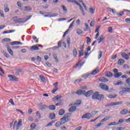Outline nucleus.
Returning <instances> with one entry per match:
<instances>
[{
  "instance_id": "1",
  "label": "nucleus",
  "mask_w": 130,
  "mask_h": 130,
  "mask_svg": "<svg viewBox=\"0 0 130 130\" xmlns=\"http://www.w3.org/2000/svg\"><path fill=\"white\" fill-rule=\"evenodd\" d=\"M61 121H59L58 122H56L55 124L56 127H59L61 125H62V124H64L66 122H68V121H69V114H65L63 117L60 119Z\"/></svg>"
},
{
  "instance_id": "2",
  "label": "nucleus",
  "mask_w": 130,
  "mask_h": 130,
  "mask_svg": "<svg viewBox=\"0 0 130 130\" xmlns=\"http://www.w3.org/2000/svg\"><path fill=\"white\" fill-rule=\"evenodd\" d=\"M92 99L93 100L101 101L102 99H104V95L103 94H100L99 92H95L92 94Z\"/></svg>"
},
{
  "instance_id": "3",
  "label": "nucleus",
  "mask_w": 130,
  "mask_h": 130,
  "mask_svg": "<svg viewBox=\"0 0 130 130\" xmlns=\"http://www.w3.org/2000/svg\"><path fill=\"white\" fill-rule=\"evenodd\" d=\"M67 1L68 3H72L73 4H75L76 5L78 6V7H79V9H80V11H81V12L82 13V15L83 16H85L86 14L85 13V10H84L83 7H82L81 4L79 2H78V1H77L76 0H67Z\"/></svg>"
},
{
  "instance_id": "4",
  "label": "nucleus",
  "mask_w": 130,
  "mask_h": 130,
  "mask_svg": "<svg viewBox=\"0 0 130 130\" xmlns=\"http://www.w3.org/2000/svg\"><path fill=\"white\" fill-rule=\"evenodd\" d=\"M120 104H122V101L111 103L110 104H107L106 105V107H110V106H115L116 105H120Z\"/></svg>"
},
{
  "instance_id": "5",
  "label": "nucleus",
  "mask_w": 130,
  "mask_h": 130,
  "mask_svg": "<svg viewBox=\"0 0 130 130\" xmlns=\"http://www.w3.org/2000/svg\"><path fill=\"white\" fill-rule=\"evenodd\" d=\"M41 46V45L37 44L36 45L32 46L30 48V50L34 51V50H40L39 47Z\"/></svg>"
},
{
  "instance_id": "6",
  "label": "nucleus",
  "mask_w": 130,
  "mask_h": 130,
  "mask_svg": "<svg viewBox=\"0 0 130 130\" xmlns=\"http://www.w3.org/2000/svg\"><path fill=\"white\" fill-rule=\"evenodd\" d=\"M8 78H9L10 81H14V82H18L19 81V78L14 75H8Z\"/></svg>"
},
{
  "instance_id": "7",
  "label": "nucleus",
  "mask_w": 130,
  "mask_h": 130,
  "mask_svg": "<svg viewBox=\"0 0 130 130\" xmlns=\"http://www.w3.org/2000/svg\"><path fill=\"white\" fill-rule=\"evenodd\" d=\"M81 118H86L87 119H90L92 118V115L90 113H86L82 116Z\"/></svg>"
},
{
  "instance_id": "8",
  "label": "nucleus",
  "mask_w": 130,
  "mask_h": 130,
  "mask_svg": "<svg viewBox=\"0 0 130 130\" xmlns=\"http://www.w3.org/2000/svg\"><path fill=\"white\" fill-rule=\"evenodd\" d=\"M121 56L123 58H124V59H126V60H128L129 59V56L125 52L121 53Z\"/></svg>"
},
{
  "instance_id": "9",
  "label": "nucleus",
  "mask_w": 130,
  "mask_h": 130,
  "mask_svg": "<svg viewBox=\"0 0 130 130\" xmlns=\"http://www.w3.org/2000/svg\"><path fill=\"white\" fill-rule=\"evenodd\" d=\"M93 90H88L86 92V91L84 90V95L85 96V97H90V96L93 94Z\"/></svg>"
},
{
  "instance_id": "10",
  "label": "nucleus",
  "mask_w": 130,
  "mask_h": 130,
  "mask_svg": "<svg viewBox=\"0 0 130 130\" xmlns=\"http://www.w3.org/2000/svg\"><path fill=\"white\" fill-rule=\"evenodd\" d=\"M23 20L24 18H18L17 16L13 18V21L16 23H23Z\"/></svg>"
},
{
  "instance_id": "11",
  "label": "nucleus",
  "mask_w": 130,
  "mask_h": 130,
  "mask_svg": "<svg viewBox=\"0 0 130 130\" xmlns=\"http://www.w3.org/2000/svg\"><path fill=\"white\" fill-rule=\"evenodd\" d=\"M100 87L101 89H103V90H105V91H107V90H108V86L104 84L103 83L100 84Z\"/></svg>"
},
{
  "instance_id": "12",
  "label": "nucleus",
  "mask_w": 130,
  "mask_h": 130,
  "mask_svg": "<svg viewBox=\"0 0 130 130\" xmlns=\"http://www.w3.org/2000/svg\"><path fill=\"white\" fill-rule=\"evenodd\" d=\"M127 113H129V111L127 109H124L120 111V114L121 115H126Z\"/></svg>"
},
{
  "instance_id": "13",
  "label": "nucleus",
  "mask_w": 130,
  "mask_h": 130,
  "mask_svg": "<svg viewBox=\"0 0 130 130\" xmlns=\"http://www.w3.org/2000/svg\"><path fill=\"white\" fill-rule=\"evenodd\" d=\"M99 81H100V82H102L103 83H107V82H108V79L104 77H102L100 78Z\"/></svg>"
},
{
  "instance_id": "14",
  "label": "nucleus",
  "mask_w": 130,
  "mask_h": 130,
  "mask_svg": "<svg viewBox=\"0 0 130 130\" xmlns=\"http://www.w3.org/2000/svg\"><path fill=\"white\" fill-rule=\"evenodd\" d=\"M22 44L23 43H22V42L18 41H14L10 43L11 45H22Z\"/></svg>"
},
{
  "instance_id": "15",
  "label": "nucleus",
  "mask_w": 130,
  "mask_h": 130,
  "mask_svg": "<svg viewBox=\"0 0 130 130\" xmlns=\"http://www.w3.org/2000/svg\"><path fill=\"white\" fill-rule=\"evenodd\" d=\"M104 40V36L102 35H101L99 37V39H98V43H101Z\"/></svg>"
},
{
  "instance_id": "16",
  "label": "nucleus",
  "mask_w": 130,
  "mask_h": 130,
  "mask_svg": "<svg viewBox=\"0 0 130 130\" xmlns=\"http://www.w3.org/2000/svg\"><path fill=\"white\" fill-rule=\"evenodd\" d=\"M21 126H22V119L19 120L18 122L16 125V128L19 129Z\"/></svg>"
},
{
  "instance_id": "17",
  "label": "nucleus",
  "mask_w": 130,
  "mask_h": 130,
  "mask_svg": "<svg viewBox=\"0 0 130 130\" xmlns=\"http://www.w3.org/2000/svg\"><path fill=\"white\" fill-rule=\"evenodd\" d=\"M84 93H85V90H78L76 91V94L79 95H84Z\"/></svg>"
},
{
  "instance_id": "18",
  "label": "nucleus",
  "mask_w": 130,
  "mask_h": 130,
  "mask_svg": "<svg viewBox=\"0 0 130 130\" xmlns=\"http://www.w3.org/2000/svg\"><path fill=\"white\" fill-rule=\"evenodd\" d=\"M60 47H61V42L59 41V42H58V46H54V47H53L52 48V49H53V50H55V49H57V48H60Z\"/></svg>"
},
{
  "instance_id": "19",
  "label": "nucleus",
  "mask_w": 130,
  "mask_h": 130,
  "mask_svg": "<svg viewBox=\"0 0 130 130\" xmlns=\"http://www.w3.org/2000/svg\"><path fill=\"white\" fill-rule=\"evenodd\" d=\"M76 109H77L76 106H72L69 108V112H74V111H76Z\"/></svg>"
},
{
  "instance_id": "20",
  "label": "nucleus",
  "mask_w": 130,
  "mask_h": 130,
  "mask_svg": "<svg viewBox=\"0 0 130 130\" xmlns=\"http://www.w3.org/2000/svg\"><path fill=\"white\" fill-rule=\"evenodd\" d=\"M111 118L110 116H108L104 118L103 119L101 120L102 122H104V121H106L107 120H109V119Z\"/></svg>"
},
{
  "instance_id": "21",
  "label": "nucleus",
  "mask_w": 130,
  "mask_h": 130,
  "mask_svg": "<svg viewBox=\"0 0 130 130\" xmlns=\"http://www.w3.org/2000/svg\"><path fill=\"white\" fill-rule=\"evenodd\" d=\"M73 52L74 57H77V55H78V51L77 50V48H74L73 50Z\"/></svg>"
},
{
  "instance_id": "22",
  "label": "nucleus",
  "mask_w": 130,
  "mask_h": 130,
  "mask_svg": "<svg viewBox=\"0 0 130 130\" xmlns=\"http://www.w3.org/2000/svg\"><path fill=\"white\" fill-rule=\"evenodd\" d=\"M124 62H125V61H124V59H119L118 60V63L120 66H121V64H123V63H124Z\"/></svg>"
},
{
  "instance_id": "23",
  "label": "nucleus",
  "mask_w": 130,
  "mask_h": 130,
  "mask_svg": "<svg viewBox=\"0 0 130 130\" xmlns=\"http://www.w3.org/2000/svg\"><path fill=\"white\" fill-rule=\"evenodd\" d=\"M7 47L8 52H9V53L11 54V55H13L14 54V52H13V50L11 49V47H10V46H7Z\"/></svg>"
},
{
  "instance_id": "24",
  "label": "nucleus",
  "mask_w": 130,
  "mask_h": 130,
  "mask_svg": "<svg viewBox=\"0 0 130 130\" xmlns=\"http://www.w3.org/2000/svg\"><path fill=\"white\" fill-rule=\"evenodd\" d=\"M120 76H122V73L121 72L117 73L114 75L115 78H119Z\"/></svg>"
},
{
  "instance_id": "25",
  "label": "nucleus",
  "mask_w": 130,
  "mask_h": 130,
  "mask_svg": "<svg viewBox=\"0 0 130 130\" xmlns=\"http://www.w3.org/2000/svg\"><path fill=\"white\" fill-rule=\"evenodd\" d=\"M45 18H50L51 17V15L50 13L45 12V15H44Z\"/></svg>"
},
{
  "instance_id": "26",
  "label": "nucleus",
  "mask_w": 130,
  "mask_h": 130,
  "mask_svg": "<svg viewBox=\"0 0 130 130\" xmlns=\"http://www.w3.org/2000/svg\"><path fill=\"white\" fill-rule=\"evenodd\" d=\"M98 73H99V70L95 69L89 74H90V75H93L94 76V75H96V74H97Z\"/></svg>"
},
{
  "instance_id": "27",
  "label": "nucleus",
  "mask_w": 130,
  "mask_h": 130,
  "mask_svg": "<svg viewBox=\"0 0 130 130\" xmlns=\"http://www.w3.org/2000/svg\"><path fill=\"white\" fill-rule=\"evenodd\" d=\"M66 111L63 110V109H61L59 111V115H63L65 113Z\"/></svg>"
},
{
  "instance_id": "28",
  "label": "nucleus",
  "mask_w": 130,
  "mask_h": 130,
  "mask_svg": "<svg viewBox=\"0 0 130 130\" xmlns=\"http://www.w3.org/2000/svg\"><path fill=\"white\" fill-rule=\"evenodd\" d=\"M91 74L90 73H87L86 74H84L82 75V78H84V79H87L88 77H90V75Z\"/></svg>"
},
{
  "instance_id": "29",
  "label": "nucleus",
  "mask_w": 130,
  "mask_h": 130,
  "mask_svg": "<svg viewBox=\"0 0 130 130\" xmlns=\"http://www.w3.org/2000/svg\"><path fill=\"white\" fill-rule=\"evenodd\" d=\"M54 118H55V114H54V113L50 114L49 119H54Z\"/></svg>"
},
{
  "instance_id": "30",
  "label": "nucleus",
  "mask_w": 130,
  "mask_h": 130,
  "mask_svg": "<svg viewBox=\"0 0 130 130\" xmlns=\"http://www.w3.org/2000/svg\"><path fill=\"white\" fill-rule=\"evenodd\" d=\"M24 12H29V11H31L32 10V8L30 7H24Z\"/></svg>"
},
{
  "instance_id": "31",
  "label": "nucleus",
  "mask_w": 130,
  "mask_h": 130,
  "mask_svg": "<svg viewBox=\"0 0 130 130\" xmlns=\"http://www.w3.org/2000/svg\"><path fill=\"white\" fill-rule=\"evenodd\" d=\"M49 109H50L51 110H55L56 109V107H55V106L53 105H50L49 106Z\"/></svg>"
},
{
  "instance_id": "32",
  "label": "nucleus",
  "mask_w": 130,
  "mask_h": 130,
  "mask_svg": "<svg viewBox=\"0 0 130 130\" xmlns=\"http://www.w3.org/2000/svg\"><path fill=\"white\" fill-rule=\"evenodd\" d=\"M123 121H125V119H120L118 122L117 123V124H120L121 123H122V122H123Z\"/></svg>"
},
{
  "instance_id": "33",
  "label": "nucleus",
  "mask_w": 130,
  "mask_h": 130,
  "mask_svg": "<svg viewBox=\"0 0 130 130\" xmlns=\"http://www.w3.org/2000/svg\"><path fill=\"white\" fill-rule=\"evenodd\" d=\"M61 8H62L63 12H64L65 14H67L68 13V10L67 9V8H66V6L64 5H62L61 6Z\"/></svg>"
},
{
  "instance_id": "34",
  "label": "nucleus",
  "mask_w": 130,
  "mask_h": 130,
  "mask_svg": "<svg viewBox=\"0 0 130 130\" xmlns=\"http://www.w3.org/2000/svg\"><path fill=\"white\" fill-rule=\"evenodd\" d=\"M106 77H111L113 75H112V73L110 72H108L106 73Z\"/></svg>"
},
{
  "instance_id": "35",
  "label": "nucleus",
  "mask_w": 130,
  "mask_h": 130,
  "mask_svg": "<svg viewBox=\"0 0 130 130\" xmlns=\"http://www.w3.org/2000/svg\"><path fill=\"white\" fill-rule=\"evenodd\" d=\"M76 32L77 34H78V35H80V34H82V33H83V30L80 28H77L76 29Z\"/></svg>"
},
{
  "instance_id": "36",
  "label": "nucleus",
  "mask_w": 130,
  "mask_h": 130,
  "mask_svg": "<svg viewBox=\"0 0 130 130\" xmlns=\"http://www.w3.org/2000/svg\"><path fill=\"white\" fill-rule=\"evenodd\" d=\"M108 125L109 126H111L112 125H117V123H116V122L114 121V122L110 123L109 124H108Z\"/></svg>"
},
{
  "instance_id": "37",
  "label": "nucleus",
  "mask_w": 130,
  "mask_h": 130,
  "mask_svg": "<svg viewBox=\"0 0 130 130\" xmlns=\"http://www.w3.org/2000/svg\"><path fill=\"white\" fill-rule=\"evenodd\" d=\"M53 56L54 58L55 59L56 62H58V59H57V55L55 53H53Z\"/></svg>"
},
{
  "instance_id": "38",
  "label": "nucleus",
  "mask_w": 130,
  "mask_h": 130,
  "mask_svg": "<svg viewBox=\"0 0 130 130\" xmlns=\"http://www.w3.org/2000/svg\"><path fill=\"white\" fill-rule=\"evenodd\" d=\"M89 12L90 13V14H91V15H93V14L95 13V9H93V8H90L89 9Z\"/></svg>"
},
{
  "instance_id": "39",
  "label": "nucleus",
  "mask_w": 130,
  "mask_h": 130,
  "mask_svg": "<svg viewBox=\"0 0 130 130\" xmlns=\"http://www.w3.org/2000/svg\"><path fill=\"white\" fill-rule=\"evenodd\" d=\"M36 126H37L36 125V124L32 123L30 125V127L32 129H34L35 128H36Z\"/></svg>"
},
{
  "instance_id": "40",
  "label": "nucleus",
  "mask_w": 130,
  "mask_h": 130,
  "mask_svg": "<svg viewBox=\"0 0 130 130\" xmlns=\"http://www.w3.org/2000/svg\"><path fill=\"white\" fill-rule=\"evenodd\" d=\"M31 17H32V15L27 16V18L26 19H25V20H22V23H26V22H27V21H28V20H30V19H31Z\"/></svg>"
},
{
  "instance_id": "41",
  "label": "nucleus",
  "mask_w": 130,
  "mask_h": 130,
  "mask_svg": "<svg viewBox=\"0 0 130 130\" xmlns=\"http://www.w3.org/2000/svg\"><path fill=\"white\" fill-rule=\"evenodd\" d=\"M107 10L109 12H111L113 13V14H115V11L113 9H111L110 8H108Z\"/></svg>"
},
{
  "instance_id": "42",
  "label": "nucleus",
  "mask_w": 130,
  "mask_h": 130,
  "mask_svg": "<svg viewBox=\"0 0 130 130\" xmlns=\"http://www.w3.org/2000/svg\"><path fill=\"white\" fill-rule=\"evenodd\" d=\"M123 88H124L125 92H127L128 93H130V87L127 88V87H123Z\"/></svg>"
},
{
  "instance_id": "43",
  "label": "nucleus",
  "mask_w": 130,
  "mask_h": 130,
  "mask_svg": "<svg viewBox=\"0 0 130 130\" xmlns=\"http://www.w3.org/2000/svg\"><path fill=\"white\" fill-rule=\"evenodd\" d=\"M122 84H123V82H122V81H118L117 83H114V85H115V86H117L122 85Z\"/></svg>"
},
{
  "instance_id": "44",
  "label": "nucleus",
  "mask_w": 130,
  "mask_h": 130,
  "mask_svg": "<svg viewBox=\"0 0 130 130\" xmlns=\"http://www.w3.org/2000/svg\"><path fill=\"white\" fill-rule=\"evenodd\" d=\"M40 78L42 82H45V77L43 75H40Z\"/></svg>"
},
{
  "instance_id": "45",
  "label": "nucleus",
  "mask_w": 130,
  "mask_h": 130,
  "mask_svg": "<svg viewBox=\"0 0 130 130\" xmlns=\"http://www.w3.org/2000/svg\"><path fill=\"white\" fill-rule=\"evenodd\" d=\"M86 39H87L86 43L87 44H88V43H91V38H90V37H87Z\"/></svg>"
},
{
  "instance_id": "46",
  "label": "nucleus",
  "mask_w": 130,
  "mask_h": 130,
  "mask_svg": "<svg viewBox=\"0 0 130 130\" xmlns=\"http://www.w3.org/2000/svg\"><path fill=\"white\" fill-rule=\"evenodd\" d=\"M81 103H82V101H81V100H79V101H77L74 104V105H76V106H77V105H80V104H81Z\"/></svg>"
},
{
  "instance_id": "47",
  "label": "nucleus",
  "mask_w": 130,
  "mask_h": 130,
  "mask_svg": "<svg viewBox=\"0 0 130 130\" xmlns=\"http://www.w3.org/2000/svg\"><path fill=\"white\" fill-rule=\"evenodd\" d=\"M80 82H82V79L76 80L74 82V84H78L79 83H80Z\"/></svg>"
},
{
  "instance_id": "48",
  "label": "nucleus",
  "mask_w": 130,
  "mask_h": 130,
  "mask_svg": "<svg viewBox=\"0 0 130 130\" xmlns=\"http://www.w3.org/2000/svg\"><path fill=\"white\" fill-rule=\"evenodd\" d=\"M108 32H109V33H112V31H113V29L112 28V27L111 26L109 27L108 28Z\"/></svg>"
},
{
  "instance_id": "49",
  "label": "nucleus",
  "mask_w": 130,
  "mask_h": 130,
  "mask_svg": "<svg viewBox=\"0 0 130 130\" xmlns=\"http://www.w3.org/2000/svg\"><path fill=\"white\" fill-rule=\"evenodd\" d=\"M100 27H101V26L100 25L95 28V33H99V29H100Z\"/></svg>"
},
{
  "instance_id": "50",
  "label": "nucleus",
  "mask_w": 130,
  "mask_h": 130,
  "mask_svg": "<svg viewBox=\"0 0 130 130\" xmlns=\"http://www.w3.org/2000/svg\"><path fill=\"white\" fill-rule=\"evenodd\" d=\"M102 57V51H99V56H98V59H100Z\"/></svg>"
},
{
  "instance_id": "51",
  "label": "nucleus",
  "mask_w": 130,
  "mask_h": 130,
  "mask_svg": "<svg viewBox=\"0 0 130 130\" xmlns=\"http://www.w3.org/2000/svg\"><path fill=\"white\" fill-rule=\"evenodd\" d=\"M123 68L124 69H125L126 70H127V69H129V66L126 64H124L123 66Z\"/></svg>"
},
{
  "instance_id": "52",
  "label": "nucleus",
  "mask_w": 130,
  "mask_h": 130,
  "mask_svg": "<svg viewBox=\"0 0 130 130\" xmlns=\"http://www.w3.org/2000/svg\"><path fill=\"white\" fill-rule=\"evenodd\" d=\"M82 55H84V50L79 51V56H82Z\"/></svg>"
},
{
  "instance_id": "53",
  "label": "nucleus",
  "mask_w": 130,
  "mask_h": 130,
  "mask_svg": "<svg viewBox=\"0 0 130 130\" xmlns=\"http://www.w3.org/2000/svg\"><path fill=\"white\" fill-rule=\"evenodd\" d=\"M67 44L69 45V46H70V45L71 44V41H70V38H67Z\"/></svg>"
},
{
  "instance_id": "54",
  "label": "nucleus",
  "mask_w": 130,
  "mask_h": 130,
  "mask_svg": "<svg viewBox=\"0 0 130 130\" xmlns=\"http://www.w3.org/2000/svg\"><path fill=\"white\" fill-rule=\"evenodd\" d=\"M57 90H58V88L54 87V89L52 90V93L54 94V93H55Z\"/></svg>"
},
{
  "instance_id": "55",
  "label": "nucleus",
  "mask_w": 130,
  "mask_h": 130,
  "mask_svg": "<svg viewBox=\"0 0 130 130\" xmlns=\"http://www.w3.org/2000/svg\"><path fill=\"white\" fill-rule=\"evenodd\" d=\"M4 11L5 13H8V12H9L10 9H9V7H6L4 9Z\"/></svg>"
},
{
  "instance_id": "56",
  "label": "nucleus",
  "mask_w": 130,
  "mask_h": 130,
  "mask_svg": "<svg viewBox=\"0 0 130 130\" xmlns=\"http://www.w3.org/2000/svg\"><path fill=\"white\" fill-rule=\"evenodd\" d=\"M125 92V91L124 90V88H122V90L120 91V94H121V95H123V94H124Z\"/></svg>"
},
{
  "instance_id": "57",
  "label": "nucleus",
  "mask_w": 130,
  "mask_h": 130,
  "mask_svg": "<svg viewBox=\"0 0 130 130\" xmlns=\"http://www.w3.org/2000/svg\"><path fill=\"white\" fill-rule=\"evenodd\" d=\"M117 15L119 17H122V16H123V12H120V13H118Z\"/></svg>"
},
{
  "instance_id": "58",
  "label": "nucleus",
  "mask_w": 130,
  "mask_h": 130,
  "mask_svg": "<svg viewBox=\"0 0 130 130\" xmlns=\"http://www.w3.org/2000/svg\"><path fill=\"white\" fill-rule=\"evenodd\" d=\"M53 123H54L53 122H49L48 124H47V125H46V127L50 126L52 125L53 124Z\"/></svg>"
},
{
  "instance_id": "59",
  "label": "nucleus",
  "mask_w": 130,
  "mask_h": 130,
  "mask_svg": "<svg viewBox=\"0 0 130 130\" xmlns=\"http://www.w3.org/2000/svg\"><path fill=\"white\" fill-rule=\"evenodd\" d=\"M126 83H128V86L130 87V78H128L126 80Z\"/></svg>"
},
{
  "instance_id": "60",
  "label": "nucleus",
  "mask_w": 130,
  "mask_h": 130,
  "mask_svg": "<svg viewBox=\"0 0 130 130\" xmlns=\"http://www.w3.org/2000/svg\"><path fill=\"white\" fill-rule=\"evenodd\" d=\"M54 87V88H58L57 87H58V82H56V83L53 84Z\"/></svg>"
},
{
  "instance_id": "61",
  "label": "nucleus",
  "mask_w": 130,
  "mask_h": 130,
  "mask_svg": "<svg viewBox=\"0 0 130 130\" xmlns=\"http://www.w3.org/2000/svg\"><path fill=\"white\" fill-rule=\"evenodd\" d=\"M125 127H119L116 129V130H122V129H125Z\"/></svg>"
},
{
  "instance_id": "62",
  "label": "nucleus",
  "mask_w": 130,
  "mask_h": 130,
  "mask_svg": "<svg viewBox=\"0 0 130 130\" xmlns=\"http://www.w3.org/2000/svg\"><path fill=\"white\" fill-rule=\"evenodd\" d=\"M11 39L9 38H5L4 39V41L6 42H9V41H10Z\"/></svg>"
},
{
  "instance_id": "63",
  "label": "nucleus",
  "mask_w": 130,
  "mask_h": 130,
  "mask_svg": "<svg viewBox=\"0 0 130 130\" xmlns=\"http://www.w3.org/2000/svg\"><path fill=\"white\" fill-rule=\"evenodd\" d=\"M116 96H117V95H109L108 96V98H115V97H116Z\"/></svg>"
},
{
  "instance_id": "64",
  "label": "nucleus",
  "mask_w": 130,
  "mask_h": 130,
  "mask_svg": "<svg viewBox=\"0 0 130 130\" xmlns=\"http://www.w3.org/2000/svg\"><path fill=\"white\" fill-rule=\"evenodd\" d=\"M125 22H126V23H130V18H126V19H125Z\"/></svg>"
}]
</instances>
